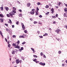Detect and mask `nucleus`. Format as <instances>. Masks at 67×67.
<instances>
[{
  "instance_id": "a19ab883",
  "label": "nucleus",
  "mask_w": 67,
  "mask_h": 67,
  "mask_svg": "<svg viewBox=\"0 0 67 67\" xmlns=\"http://www.w3.org/2000/svg\"><path fill=\"white\" fill-rule=\"evenodd\" d=\"M39 10V9L38 8V7H37V10L38 11Z\"/></svg>"
},
{
  "instance_id": "e2e57ef3",
  "label": "nucleus",
  "mask_w": 67,
  "mask_h": 67,
  "mask_svg": "<svg viewBox=\"0 0 67 67\" xmlns=\"http://www.w3.org/2000/svg\"><path fill=\"white\" fill-rule=\"evenodd\" d=\"M9 43H10V42H7V44H9Z\"/></svg>"
},
{
  "instance_id": "4468645a",
  "label": "nucleus",
  "mask_w": 67,
  "mask_h": 67,
  "mask_svg": "<svg viewBox=\"0 0 67 67\" xmlns=\"http://www.w3.org/2000/svg\"><path fill=\"white\" fill-rule=\"evenodd\" d=\"M19 38H24V36H20L19 37Z\"/></svg>"
},
{
  "instance_id": "9d476101",
  "label": "nucleus",
  "mask_w": 67,
  "mask_h": 67,
  "mask_svg": "<svg viewBox=\"0 0 67 67\" xmlns=\"http://www.w3.org/2000/svg\"><path fill=\"white\" fill-rule=\"evenodd\" d=\"M67 9L66 8H65L64 9L65 13H67Z\"/></svg>"
},
{
  "instance_id": "7ed1b4c3",
  "label": "nucleus",
  "mask_w": 67,
  "mask_h": 67,
  "mask_svg": "<svg viewBox=\"0 0 67 67\" xmlns=\"http://www.w3.org/2000/svg\"><path fill=\"white\" fill-rule=\"evenodd\" d=\"M21 25H22V27L23 28L22 30H25V27L24 25L23 24V23H21Z\"/></svg>"
},
{
  "instance_id": "58836bf2",
  "label": "nucleus",
  "mask_w": 67,
  "mask_h": 67,
  "mask_svg": "<svg viewBox=\"0 0 67 67\" xmlns=\"http://www.w3.org/2000/svg\"><path fill=\"white\" fill-rule=\"evenodd\" d=\"M5 41L6 42H7L8 40H7V38H5Z\"/></svg>"
},
{
  "instance_id": "a211bd4d",
  "label": "nucleus",
  "mask_w": 67,
  "mask_h": 67,
  "mask_svg": "<svg viewBox=\"0 0 67 67\" xmlns=\"http://www.w3.org/2000/svg\"><path fill=\"white\" fill-rule=\"evenodd\" d=\"M52 17L53 19V18L55 19V18H56V17L55 16H52Z\"/></svg>"
},
{
  "instance_id": "8fccbe9b",
  "label": "nucleus",
  "mask_w": 67,
  "mask_h": 67,
  "mask_svg": "<svg viewBox=\"0 0 67 67\" xmlns=\"http://www.w3.org/2000/svg\"><path fill=\"white\" fill-rule=\"evenodd\" d=\"M37 32L38 34H40V31H37Z\"/></svg>"
},
{
  "instance_id": "c9c22d12",
  "label": "nucleus",
  "mask_w": 67,
  "mask_h": 67,
  "mask_svg": "<svg viewBox=\"0 0 67 67\" xmlns=\"http://www.w3.org/2000/svg\"><path fill=\"white\" fill-rule=\"evenodd\" d=\"M9 20L10 21V24H12V21H11V20L9 19Z\"/></svg>"
},
{
  "instance_id": "e433bc0d",
  "label": "nucleus",
  "mask_w": 67,
  "mask_h": 67,
  "mask_svg": "<svg viewBox=\"0 0 67 67\" xmlns=\"http://www.w3.org/2000/svg\"><path fill=\"white\" fill-rule=\"evenodd\" d=\"M39 17L41 18H42V16L41 15H40L39 16Z\"/></svg>"
},
{
  "instance_id": "37998d69",
  "label": "nucleus",
  "mask_w": 67,
  "mask_h": 67,
  "mask_svg": "<svg viewBox=\"0 0 67 67\" xmlns=\"http://www.w3.org/2000/svg\"><path fill=\"white\" fill-rule=\"evenodd\" d=\"M59 54H60L61 53V51H59L58 52Z\"/></svg>"
},
{
  "instance_id": "338daca9",
  "label": "nucleus",
  "mask_w": 67,
  "mask_h": 67,
  "mask_svg": "<svg viewBox=\"0 0 67 67\" xmlns=\"http://www.w3.org/2000/svg\"><path fill=\"white\" fill-rule=\"evenodd\" d=\"M62 65L63 66H64V64H62Z\"/></svg>"
},
{
  "instance_id": "a878e982",
  "label": "nucleus",
  "mask_w": 67,
  "mask_h": 67,
  "mask_svg": "<svg viewBox=\"0 0 67 67\" xmlns=\"http://www.w3.org/2000/svg\"><path fill=\"white\" fill-rule=\"evenodd\" d=\"M33 60L34 61V62H36V61L37 60V59H34Z\"/></svg>"
},
{
  "instance_id": "5701e85b",
  "label": "nucleus",
  "mask_w": 67,
  "mask_h": 67,
  "mask_svg": "<svg viewBox=\"0 0 67 67\" xmlns=\"http://www.w3.org/2000/svg\"><path fill=\"white\" fill-rule=\"evenodd\" d=\"M33 56H34V57H35V58H37V56L36 55H33Z\"/></svg>"
},
{
  "instance_id": "ddd939ff",
  "label": "nucleus",
  "mask_w": 67,
  "mask_h": 67,
  "mask_svg": "<svg viewBox=\"0 0 67 67\" xmlns=\"http://www.w3.org/2000/svg\"><path fill=\"white\" fill-rule=\"evenodd\" d=\"M5 9H6V11H8L9 10V8L8 7H5L4 8Z\"/></svg>"
},
{
  "instance_id": "f704fd0d",
  "label": "nucleus",
  "mask_w": 67,
  "mask_h": 67,
  "mask_svg": "<svg viewBox=\"0 0 67 67\" xmlns=\"http://www.w3.org/2000/svg\"><path fill=\"white\" fill-rule=\"evenodd\" d=\"M37 23V21H34V24H36Z\"/></svg>"
},
{
  "instance_id": "dca6fc26",
  "label": "nucleus",
  "mask_w": 67,
  "mask_h": 67,
  "mask_svg": "<svg viewBox=\"0 0 67 67\" xmlns=\"http://www.w3.org/2000/svg\"><path fill=\"white\" fill-rule=\"evenodd\" d=\"M46 8H49V6L48 5H47L45 7Z\"/></svg>"
},
{
  "instance_id": "603ef678",
  "label": "nucleus",
  "mask_w": 67,
  "mask_h": 67,
  "mask_svg": "<svg viewBox=\"0 0 67 67\" xmlns=\"http://www.w3.org/2000/svg\"><path fill=\"white\" fill-rule=\"evenodd\" d=\"M36 15H37V14H38V13H37V12H36Z\"/></svg>"
},
{
  "instance_id": "1a4fd4ad",
  "label": "nucleus",
  "mask_w": 67,
  "mask_h": 67,
  "mask_svg": "<svg viewBox=\"0 0 67 67\" xmlns=\"http://www.w3.org/2000/svg\"><path fill=\"white\" fill-rule=\"evenodd\" d=\"M31 5V3H28L27 4V6L28 7H29Z\"/></svg>"
},
{
  "instance_id": "69168bd1",
  "label": "nucleus",
  "mask_w": 67,
  "mask_h": 67,
  "mask_svg": "<svg viewBox=\"0 0 67 67\" xmlns=\"http://www.w3.org/2000/svg\"><path fill=\"white\" fill-rule=\"evenodd\" d=\"M7 38L8 39H9V36H7Z\"/></svg>"
},
{
  "instance_id": "680f3d73",
  "label": "nucleus",
  "mask_w": 67,
  "mask_h": 67,
  "mask_svg": "<svg viewBox=\"0 0 67 67\" xmlns=\"http://www.w3.org/2000/svg\"><path fill=\"white\" fill-rule=\"evenodd\" d=\"M33 53H35V51H34H34H33Z\"/></svg>"
},
{
  "instance_id": "0e129e2a",
  "label": "nucleus",
  "mask_w": 67,
  "mask_h": 67,
  "mask_svg": "<svg viewBox=\"0 0 67 67\" xmlns=\"http://www.w3.org/2000/svg\"><path fill=\"white\" fill-rule=\"evenodd\" d=\"M65 27H66V29H67V26L66 25L65 26Z\"/></svg>"
},
{
  "instance_id": "c03bdc74",
  "label": "nucleus",
  "mask_w": 67,
  "mask_h": 67,
  "mask_svg": "<svg viewBox=\"0 0 67 67\" xmlns=\"http://www.w3.org/2000/svg\"><path fill=\"white\" fill-rule=\"evenodd\" d=\"M43 57H44L45 58H46V56H45V55L43 54Z\"/></svg>"
},
{
  "instance_id": "4be33fe9",
  "label": "nucleus",
  "mask_w": 67,
  "mask_h": 67,
  "mask_svg": "<svg viewBox=\"0 0 67 67\" xmlns=\"http://www.w3.org/2000/svg\"><path fill=\"white\" fill-rule=\"evenodd\" d=\"M7 17H10V15L9 14H7Z\"/></svg>"
},
{
  "instance_id": "2f4dec72",
  "label": "nucleus",
  "mask_w": 67,
  "mask_h": 67,
  "mask_svg": "<svg viewBox=\"0 0 67 67\" xmlns=\"http://www.w3.org/2000/svg\"><path fill=\"white\" fill-rule=\"evenodd\" d=\"M55 16L57 17H58V14H56L55 15Z\"/></svg>"
},
{
  "instance_id": "6ab92c4d",
  "label": "nucleus",
  "mask_w": 67,
  "mask_h": 67,
  "mask_svg": "<svg viewBox=\"0 0 67 67\" xmlns=\"http://www.w3.org/2000/svg\"><path fill=\"white\" fill-rule=\"evenodd\" d=\"M22 16V14H20L19 15V17H21V16Z\"/></svg>"
},
{
  "instance_id": "72a5a7b5",
  "label": "nucleus",
  "mask_w": 67,
  "mask_h": 67,
  "mask_svg": "<svg viewBox=\"0 0 67 67\" xmlns=\"http://www.w3.org/2000/svg\"><path fill=\"white\" fill-rule=\"evenodd\" d=\"M49 14V12H48L46 13V15H48Z\"/></svg>"
},
{
  "instance_id": "f8f14e48",
  "label": "nucleus",
  "mask_w": 67,
  "mask_h": 67,
  "mask_svg": "<svg viewBox=\"0 0 67 67\" xmlns=\"http://www.w3.org/2000/svg\"><path fill=\"white\" fill-rule=\"evenodd\" d=\"M0 20L1 22H3V19H2V18H1L0 19Z\"/></svg>"
},
{
  "instance_id": "5fc2aeb1",
  "label": "nucleus",
  "mask_w": 67,
  "mask_h": 67,
  "mask_svg": "<svg viewBox=\"0 0 67 67\" xmlns=\"http://www.w3.org/2000/svg\"><path fill=\"white\" fill-rule=\"evenodd\" d=\"M25 44V42H23L22 43V44Z\"/></svg>"
},
{
  "instance_id": "864d4df0",
  "label": "nucleus",
  "mask_w": 67,
  "mask_h": 67,
  "mask_svg": "<svg viewBox=\"0 0 67 67\" xmlns=\"http://www.w3.org/2000/svg\"><path fill=\"white\" fill-rule=\"evenodd\" d=\"M21 62H22L21 60H20V61H19V63H21Z\"/></svg>"
},
{
  "instance_id": "393cba45",
  "label": "nucleus",
  "mask_w": 67,
  "mask_h": 67,
  "mask_svg": "<svg viewBox=\"0 0 67 67\" xmlns=\"http://www.w3.org/2000/svg\"><path fill=\"white\" fill-rule=\"evenodd\" d=\"M60 4H61V3L60 2H59L58 4L59 6H60Z\"/></svg>"
},
{
  "instance_id": "a18cd8bd",
  "label": "nucleus",
  "mask_w": 67,
  "mask_h": 67,
  "mask_svg": "<svg viewBox=\"0 0 67 67\" xmlns=\"http://www.w3.org/2000/svg\"><path fill=\"white\" fill-rule=\"evenodd\" d=\"M10 46H11V45H10V44L8 45V47H10Z\"/></svg>"
},
{
  "instance_id": "13d9d810",
  "label": "nucleus",
  "mask_w": 67,
  "mask_h": 67,
  "mask_svg": "<svg viewBox=\"0 0 67 67\" xmlns=\"http://www.w3.org/2000/svg\"><path fill=\"white\" fill-rule=\"evenodd\" d=\"M49 30H50V31H51L52 30V29L51 28H49Z\"/></svg>"
},
{
  "instance_id": "7c9ffc66",
  "label": "nucleus",
  "mask_w": 67,
  "mask_h": 67,
  "mask_svg": "<svg viewBox=\"0 0 67 67\" xmlns=\"http://www.w3.org/2000/svg\"><path fill=\"white\" fill-rule=\"evenodd\" d=\"M40 55L41 56H42L43 55V53L42 52H41L40 53Z\"/></svg>"
},
{
  "instance_id": "6e6552de",
  "label": "nucleus",
  "mask_w": 67,
  "mask_h": 67,
  "mask_svg": "<svg viewBox=\"0 0 67 67\" xmlns=\"http://www.w3.org/2000/svg\"><path fill=\"white\" fill-rule=\"evenodd\" d=\"M51 10L52 11L51 12L52 13V14H53V13H54V8H52Z\"/></svg>"
},
{
  "instance_id": "79ce46f5",
  "label": "nucleus",
  "mask_w": 67,
  "mask_h": 67,
  "mask_svg": "<svg viewBox=\"0 0 67 67\" xmlns=\"http://www.w3.org/2000/svg\"><path fill=\"white\" fill-rule=\"evenodd\" d=\"M56 24V21H54L53 22V24Z\"/></svg>"
},
{
  "instance_id": "09e8293b",
  "label": "nucleus",
  "mask_w": 67,
  "mask_h": 67,
  "mask_svg": "<svg viewBox=\"0 0 67 67\" xmlns=\"http://www.w3.org/2000/svg\"><path fill=\"white\" fill-rule=\"evenodd\" d=\"M32 11H35V9H33L31 10Z\"/></svg>"
},
{
  "instance_id": "052dcab7",
  "label": "nucleus",
  "mask_w": 67,
  "mask_h": 67,
  "mask_svg": "<svg viewBox=\"0 0 67 67\" xmlns=\"http://www.w3.org/2000/svg\"><path fill=\"white\" fill-rule=\"evenodd\" d=\"M65 6H66V7H67V4H65Z\"/></svg>"
},
{
  "instance_id": "bb28decb",
  "label": "nucleus",
  "mask_w": 67,
  "mask_h": 67,
  "mask_svg": "<svg viewBox=\"0 0 67 67\" xmlns=\"http://www.w3.org/2000/svg\"><path fill=\"white\" fill-rule=\"evenodd\" d=\"M24 32L25 33H27V31L26 30H25L24 31Z\"/></svg>"
},
{
  "instance_id": "49530a36",
  "label": "nucleus",
  "mask_w": 67,
  "mask_h": 67,
  "mask_svg": "<svg viewBox=\"0 0 67 67\" xmlns=\"http://www.w3.org/2000/svg\"><path fill=\"white\" fill-rule=\"evenodd\" d=\"M19 12H22V10L21 9H19Z\"/></svg>"
},
{
  "instance_id": "9b49d317",
  "label": "nucleus",
  "mask_w": 67,
  "mask_h": 67,
  "mask_svg": "<svg viewBox=\"0 0 67 67\" xmlns=\"http://www.w3.org/2000/svg\"><path fill=\"white\" fill-rule=\"evenodd\" d=\"M34 12L32 11L30 12V13L31 14H34Z\"/></svg>"
},
{
  "instance_id": "39448f33",
  "label": "nucleus",
  "mask_w": 67,
  "mask_h": 67,
  "mask_svg": "<svg viewBox=\"0 0 67 67\" xmlns=\"http://www.w3.org/2000/svg\"><path fill=\"white\" fill-rule=\"evenodd\" d=\"M40 65H41V66H45V63H43L42 62H41L39 63Z\"/></svg>"
},
{
  "instance_id": "3c124183",
  "label": "nucleus",
  "mask_w": 67,
  "mask_h": 67,
  "mask_svg": "<svg viewBox=\"0 0 67 67\" xmlns=\"http://www.w3.org/2000/svg\"><path fill=\"white\" fill-rule=\"evenodd\" d=\"M14 27V25H12V27H13H13Z\"/></svg>"
},
{
  "instance_id": "20e7f679",
  "label": "nucleus",
  "mask_w": 67,
  "mask_h": 67,
  "mask_svg": "<svg viewBox=\"0 0 67 67\" xmlns=\"http://www.w3.org/2000/svg\"><path fill=\"white\" fill-rule=\"evenodd\" d=\"M61 31V30L59 29H57L55 30V32L57 33L58 34H59V32Z\"/></svg>"
},
{
  "instance_id": "473e14b6",
  "label": "nucleus",
  "mask_w": 67,
  "mask_h": 67,
  "mask_svg": "<svg viewBox=\"0 0 67 67\" xmlns=\"http://www.w3.org/2000/svg\"><path fill=\"white\" fill-rule=\"evenodd\" d=\"M31 49L32 51H34V49H33V48H31Z\"/></svg>"
},
{
  "instance_id": "aec40b11",
  "label": "nucleus",
  "mask_w": 67,
  "mask_h": 67,
  "mask_svg": "<svg viewBox=\"0 0 67 67\" xmlns=\"http://www.w3.org/2000/svg\"><path fill=\"white\" fill-rule=\"evenodd\" d=\"M0 8L1 9V11H3V8L2 7H1Z\"/></svg>"
},
{
  "instance_id": "cd10ccee",
  "label": "nucleus",
  "mask_w": 67,
  "mask_h": 67,
  "mask_svg": "<svg viewBox=\"0 0 67 67\" xmlns=\"http://www.w3.org/2000/svg\"><path fill=\"white\" fill-rule=\"evenodd\" d=\"M14 38V37H16V36L15 35H13L12 36Z\"/></svg>"
},
{
  "instance_id": "ea45409f",
  "label": "nucleus",
  "mask_w": 67,
  "mask_h": 67,
  "mask_svg": "<svg viewBox=\"0 0 67 67\" xmlns=\"http://www.w3.org/2000/svg\"><path fill=\"white\" fill-rule=\"evenodd\" d=\"M39 37H40V38H43V37L42 36H39Z\"/></svg>"
},
{
  "instance_id": "f257e3e1",
  "label": "nucleus",
  "mask_w": 67,
  "mask_h": 67,
  "mask_svg": "<svg viewBox=\"0 0 67 67\" xmlns=\"http://www.w3.org/2000/svg\"><path fill=\"white\" fill-rule=\"evenodd\" d=\"M13 11L10 13H9V14L10 15V16L12 17L13 15H15V13H16V9L15 7H13Z\"/></svg>"
},
{
  "instance_id": "6e6d98bb",
  "label": "nucleus",
  "mask_w": 67,
  "mask_h": 67,
  "mask_svg": "<svg viewBox=\"0 0 67 67\" xmlns=\"http://www.w3.org/2000/svg\"><path fill=\"white\" fill-rule=\"evenodd\" d=\"M30 21H32V18L30 19Z\"/></svg>"
},
{
  "instance_id": "c85d7f7f",
  "label": "nucleus",
  "mask_w": 67,
  "mask_h": 67,
  "mask_svg": "<svg viewBox=\"0 0 67 67\" xmlns=\"http://www.w3.org/2000/svg\"><path fill=\"white\" fill-rule=\"evenodd\" d=\"M19 22L17 21L16 22V24L17 25H18L19 24Z\"/></svg>"
},
{
  "instance_id": "f3484780",
  "label": "nucleus",
  "mask_w": 67,
  "mask_h": 67,
  "mask_svg": "<svg viewBox=\"0 0 67 67\" xmlns=\"http://www.w3.org/2000/svg\"><path fill=\"white\" fill-rule=\"evenodd\" d=\"M21 49H19L20 52H21V51H22V50H23V47H21Z\"/></svg>"
},
{
  "instance_id": "412c9836",
  "label": "nucleus",
  "mask_w": 67,
  "mask_h": 67,
  "mask_svg": "<svg viewBox=\"0 0 67 67\" xmlns=\"http://www.w3.org/2000/svg\"><path fill=\"white\" fill-rule=\"evenodd\" d=\"M37 4L38 5H40L41 4V3L40 2H38L37 3Z\"/></svg>"
},
{
  "instance_id": "2eb2a0df",
  "label": "nucleus",
  "mask_w": 67,
  "mask_h": 67,
  "mask_svg": "<svg viewBox=\"0 0 67 67\" xmlns=\"http://www.w3.org/2000/svg\"><path fill=\"white\" fill-rule=\"evenodd\" d=\"M0 16L1 17H2V18H3V17H4V16H3V15L2 14H0Z\"/></svg>"
},
{
  "instance_id": "bf43d9fd",
  "label": "nucleus",
  "mask_w": 67,
  "mask_h": 67,
  "mask_svg": "<svg viewBox=\"0 0 67 67\" xmlns=\"http://www.w3.org/2000/svg\"><path fill=\"white\" fill-rule=\"evenodd\" d=\"M45 35H48V34H47V33H46L45 34Z\"/></svg>"
},
{
  "instance_id": "b1692460",
  "label": "nucleus",
  "mask_w": 67,
  "mask_h": 67,
  "mask_svg": "<svg viewBox=\"0 0 67 67\" xmlns=\"http://www.w3.org/2000/svg\"><path fill=\"white\" fill-rule=\"evenodd\" d=\"M6 31L8 32V31H10V30H9L7 28L6 29Z\"/></svg>"
},
{
  "instance_id": "774afa93",
  "label": "nucleus",
  "mask_w": 67,
  "mask_h": 67,
  "mask_svg": "<svg viewBox=\"0 0 67 67\" xmlns=\"http://www.w3.org/2000/svg\"><path fill=\"white\" fill-rule=\"evenodd\" d=\"M65 62H66V63H67V60H66L65 61Z\"/></svg>"
},
{
  "instance_id": "4c0bfd02",
  "label": "nucleus",
  "mask_w": 67,
  "mask_h": 67,
  "mask_svg": "<svg viewBox=\"0 0 67 67\" xmlns=\"http://www.w3.org/2000/svg\"><path fill=\"white\" fill-rule=\"evenodd\" d=\"M5 25H6V26H8V24H5Z\"/></svg>"
},
{
  "instance_id": "0eeeda50",
  "label": "nucleus",
  "mask_w": 67,
  "mask_h": 67,
  "mask_svg": "<svg viewBox=\"0 0 67 67\" xmlns=\"http://www.w3.org/2000/svg\"><path fill=\"white\" fill-rule=\"evenodd\" d=\"M15 52L16 53V51H15L14 50L12 52V54H13V55L15 54Z\"/></svg>"
},
{
  "instance_id": "de8ad7c7",
  "label": "nucleus",
  "mask_w": 67,
  "mask_h": 67,
  "mask_svg": "<svg viewBox=\"0 0 67 67\" xmlns=\"http://www.w3.org/2000/svg\"><path fill=\"white\" fill-rule=\"evenodd\" d=\"M0 34L1 35H2V32L1 31H0Z\"/></svg>"
},
{
  "instance_id": "423d86ee",
  "label": "nucleus",
  "mask_w": 67,
  "mask_h": 67,
  "mask_svg": "<svg viewBox=\"0 0 67 67\" xmlns=\"http://www.w3.org/2000/svg\"><path fill=\"white\" fill-rule=\"evenodd\" d=\"M16 64H19L20 63V60L18 59H16Z\"/></svg>"
},
{
  "instance_id": "f03ea898",
  "label": "nucleus",
  "mask_w": 67,
  "mask_h": 67,
  "mask_svg": "<svg viewBox=\"0 0 67 67\" xmlns=\"http://www.w3.org/2000/svg\"><path fill=\"white\" fill-rule=\"evenodd\" d=\"M12 45L13 46H15V48H18V49H19V48H20V47H19V46H18V45H19V44L16 42L15 43H13Z\"/></svg>"
},
{
  "instance_id": "4d7b16f0",
  "label": "nucleus",
  "mask_w": 67,
  "mask_h": 67,
  "mask_svg": "<svg viewBox=\"0 0 67 67\" xmlns=\"http://www.w3.org/2000/svg\"><path fill=\"white\" fill-rule=\"evenodd\" d=\"M39 62V61H36V63H38Z\"/></svg>"
},
{
  "instance_id": "c756f323",
  "label": "nucleus",
  "mask_w": 67,
  "mask_h": 67,
  "mask_svg": "<svg viewBox=\"0 0 67 67\" xmlns=\"http://www.w3.org/2000/svg\"><path fill=\"white\" fill-rule=\"evenodd\" d=\"M17 42H16V43H18V44H20V41H19V40H18Z\"/></svg>"
}]
</instances>
